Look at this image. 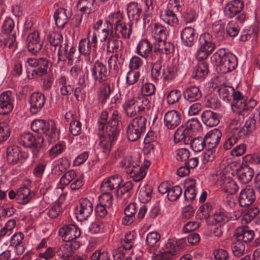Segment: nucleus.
I'll use <instances>...</instances> for the list:
<instances>
[{
  "label": "nucleus",
  "instance_id": "f257e3e1",
  "mask_svg": "<svg viewBox=\"0 0 260 260\" xmlns=\"http://www.w3.org/2000/svg\"><path fill=\"white\" fill-rule=\"evenodd\" d=\"M211 61L218 66L221 74H226L234 70L238 66V59L232 53L224 48L219 49L211 57Z\"/></svg>",
  "mask_w": 260,
  "mask_h": 260
},
{
  "label": "nucleus",
  "instance_id": "f03ea898",
  "mask_svg": "<svg viewBox=\"0 0 260 260\" xmlns=\"http://www.w3.org/2000/svg\"><path fill=\"white\" fill-rule=\"evenodd\" d=\"M26 73L29 79L42 77L47 73L49 60L45 57H30L27 59Z\"/></svg>",
  "mask_w": 260,
  "mask_h": 260
},
{
  "label": "nucleus",
  "instance_id": "7ed1b4c3",
  "mask_svg": "<svg viewBox=\"0 0 260 260\" xmlns=\"http://www.w3.org/2000/svg\"><path fill=\"white\" fill-rule=\"evenodd\" d=\"M119 164L120 167L125 168V172L136 182L142 180L146 175L143 168L131 155L124 157Z\"/></svg>",
  "mask_w": 260,
  "mask_h": 260
},
{
  "label": "nucleus",
  "instance_id": "20e7f679",
  "mask_svg": "<svg viewBox=\"0 0 260 260\" xmlns=\"http://www.w3.org/2000/svg\"><path fill=\"white\" fill-rule=\"evenodd\" d=\"M123 19L124 16L120 11L112 14V22L114 25L115 34L120 35L123 39H129L132 34L133 22L129 21L126 23Z\"/></svg>",
  "mask_w": 260,
  "mask_h": 260
},
{
  "label": "nucleus",
  "instance_id": "39448f33",
  "mask_svg": "<svg viewBox=\"0 0 260 260\" xmlns=\"http://www.w3.org/2000/svg\"><path fill=\"white\" fill-rule=\"evenodd\" d=\"M28 153L22 151L18 146L13 145L7 149L6 158L8 164L22 165L28 157Z\"/></svg>",
  "mask_w": 260,
  "mask_h": 260
},
{
  "label": "nucleus",
  "instance_id": "423d86ee",
  "mask_svg": "<svg viewBox=\"0 0 260 260\" xmlns=\"http://www.w3.org/2000/svg\"><path fill=\"white\" fill-rule=\"evenodd\" d=\"M90 72L95 83L112 79L106 65L100 60H96L93 63Z\"/></svg>",
  "mask_w": 260,
  "mask_h": 260
},
{
  "label": "nucleus",
  "instance_id": "0eeeda50",
  "mask_svg": "<svg viewBox=\"0 0 260 260\" xmlns=\"http://www.w3.org/2000/svg\"><path fill=\"white\" fill-rule=\"evenodd\" d=\"M107 125L104 133L112 138H117L120 131L121 116L117 110H114L109 117Z\"/></svg>",
  "mask_w": 260,
  "mask_h": 260
},
{
  "label": "nucleus",
  "instance_id": "6e6552de",
  "mask_svg": "<svg viewBox=\"0 0 260 260\" xmlns=\"http://www.w3.org/2000/svg\"><path fill=\"white\" fill-rule=\"evenodd\" d=\"M58 233L63 241L69 242L79 238L81 235V230L75 224H68L60 228Z\"/></svg>",
  "mask_w": 260,
  "mask_h": 260
},
{
  "label": "nucleus",
  "instance_id": "1a4fd4ad",
  "mask_svg": "<svg viewBox=\"0 0 260 260\" xmlns=\"http://www.w3.org/2000/svg\"><path fill=\"white\" fill-rule=\"evenodd\" d=\"M112 80V79H110L104 81L103 82H98L100 84L97 91L98 98L100 103L102 105L106 103L114 90V83Z\"/></svg>",
  "mask_w": 260,
  "mask_h": 260
},
{
  "label": "nucleus",
  "instance_id": "9d476101",
  "mask_svg": "<svg viewBox=\"0 0 260 260\" xmlns=\"http://www.w3.org/2000/svg\"><path fill=\"white\" fill-rule=\"evenodd\" d=\"M76 52V48L74 45L69 46V42L66 41L65 42L60 45L57 51V62H65L67 60L69 62H73L75 55Z\"/></svg>",
  "mask_w": 260,
  "mask_h": 260
},
{
  "label": "nucleus",
  "instance_id": "9b49d317",
  "mask_svg": "<svg viewBox=\"0 0 260 260\" xmlns=\"http://www.w3.org/2000/svg\"><path fill=\"white\" fill-rule=\"evenodd\" d=\"M30 112L35 115L38 113L44 107L46 102V96L41 92H34L29 98Z\"/></svg>",
  "mask_w": 260,
  "mask_h": 260
},
{
  "label": "nucleus",
  "instance_id": "f8f14e48",
  "mask_svg": "<svg viewBox=\"0 0 260 260\" xmlns=\"http://www.w3.org/2000/svg\"><path fill=\"white\" fill-rule=\"evenodd\" d=\"M26 42L28 51L32 54H36L42 48L43 43L41 40L40 34L37 30L29 33Z\"/></svg>",
  "mask_w": 260,
  "mask_h": 260
},
{
  "label": "nucleus",
  "instance_id": "ddd939ff",
  "mask_svg": "<svg viewBox=\"0 0 260 260\" xmlns=\"http://www.w3.org/2000/svg\"><path fill=\"white\" fill-rule=\"evenodd\" d=\"M122 182L123 179L120 175H112L103 180L101 184V190L103 192H110L113 190L116 191Z\"/></svg>",
  "mask_w": 260,
  "mask_h": 260
},
{
  "label": "nucleus",
  "instance_id": "4468645a",
  "mask_svg": "<svg viewBox=\"0 0 260 260\" xmlns=\"http://www.w3.org/2000/svg\"><path fill=\"white\" fill-rule=\"evenodd\" d=\"M79 207L76 211V214L80 220H86L93 211V204L87 198H81L79 201Z\"/></svg>",
  "mask_w": 260,
  "mask_h": 260
},
{
  "label": "nucleus",
  "instance_id": "2eb2a0df",
  "mask_svg": "<svg viewBox=\"0 0 260 260\" xmlns=\"http://www.w3.org/2000/svg\"><path fill=\"white\" fill-rule=\"evenodd\" d=\"M256 199L255 191L250 185L246 186L243 189L239 197V205L242 207H247L251 206Z\"/></svg>",
  "mask_w": 260,
  "mask_h": 260
},
{
  "label": "nucleus",
  "instance_id": "dca6fc26",
  "mask_svg": "<svg viewBox=\"0 0 260 260\" xmlns=\"http://www.w3.org/2000/svg\"><path fill=\"white\" fill-rule=\"evenodd\" d=\"M44 138L41 135L37 137L30 133H24L18 138V141L21 145L26 148H31L35 145H40L41 139Z\"/></svg>",
  "mask_w": 260,
  "mask_h": 260
},
{
  "label": "nucleus",
  "instance_id": "f3484780",
  "mask_svg": "<svg viewBox=\"0 0 260 260\" xmlns=\"http://www.w3.org/2000/svg\"><path fill=\"white\" fill-rule=\"evenodd\" d=\"M222 133L217 128L209 131L204 137L207 146V149H214L219 144Z\"/></svg>",
  "mask_w": 260,
  "mask_h": 260
},
{
  "label": "nucleus",
  "instance_id": "a211bd4d",
  "mask_svg": "<svg viewBox=\"0 0 260 260\" xmlns=\"http://www.w3.org/2000/svg\"><path fill=\"white\" fill-rule=\"evenodd\" d=\"M143 4L137 2H131L127 6V14L129 21L137 23L139 21L141 16L144 14Z\"/></svg>",
  "mask_w": 260,
  "mask_h": 260
},
{
  "label": "nucleus",
  "instance_id": "6ab92c4d",
  "mask_svg": "<svg viewBox=\"0 0 260 260\" xmlns=\"http://www.w3.org/2000/svg\"><path fill=\"white\" fill-rule=\"evenodd\" d=\"M181 122V114L177 110L168 111L164 116V123L167 128L174 129Z\"/></svg>",
  "mask_w": 260,
  "mask_h": 260
},
{
  "label": "nucleus",
  "instance_id": "aec40b11",
  "mask_svg": "<svg viewBox=\"0 0 260 260\" xmlns=\"http://www.w3.org/2000/svg\"><path fill=\"white\" fill-rule=\"evenodd\" d=\"M153 52V46L147 39H143L139 42L136 48V52L138 55L150 61L151 60V55Z\"/></svg>",
  "mask_w": 260,
  "mask_h": 260
},
{
  "label": "nucleus",
  "instance_id": "412c9836",
  "mask_svg": "<svg viewBox=\"0 0 260 260\" xmlns=\"http://www.w3.org/2000/svg\"><path fill=\"white\" fill-rule=\"evenodd\" d=\"M137 98L134 96L127 99L122 105L125 115L127 117H135L140 115L138 111Z\"/></svg>",
  "mask_w": 260,
  "mask_h": 260
},
{
  "label": "nucleus",
  "instance_id": "4be33fe9",
  "mask_svg": "<svg viewBox=\"0 0 260 260\" xmlns=\"http://www.w3.org/2000/svg\"><path fill=\"white\" fill-rule=\"evenodd\" d=\"M24 235L22 232L14 234L10 241V246L14 248L17 255L22 254L25 250V243L23 242Z\"/></svg>",
  "mask_w": 260,
  "mask_h": 260
},
{
  "label": "nucleus",
  "instance_id": "5701e85b",
  "mask_svg": "<svg viewBox=\"0 0 260 260\" xmlns=\"http://www.w3.org/2000/svg\"><path fill=\"white\" fill-rule=\"evenodd\" d=\"M181 40L182 44L185 46L191 47L197 38L196 30L192 27H184L181 31Z\"/></svg>",
  "mask_w": 260,
  "mask_h": 260
},
{
  "label": "nucleus",
  "instance_id": "b1692460",
  "mask_svg": "<svg viewBox=\"0 0 260 260\" xmlns=\"http://www.w3.org/2000/svg\"><path fill=\"white\" fill-rule=\"evenodd\" d=\"M193 134L189 131L182 124L176 131L174 136V140L175 143H183L184 144H189L193 138Z\"/></svg>",
  "mask_w": 260,
  "mask_h": 260
},
{
  "label": "nucleus",
  "instance_id": "393cba45",
  "mask_svg": "<svg viewBox=\"0 0 260 260\" xmlns=\"http://www.w3.org/2000/svg\"><path fill=\"white\" fill-rule=\"evenodd\" d=\"M70 17V12L66 9L61 7L58 8L54 14L55 25L58 28H63Z\"/></svg>",
  "mask_w": 260,
  "mask_h": 260
},
{
  "label": "nucleus",
  "instance_id": "a878e982",
  "mask_svg": "<svg viewBox=\"0 0 260 260\" xmlns=\"http://www.w3.org/2000/svg\"><path fill=\"white\" fill-rule=\"evenodd\" d=\"M244 8V3L240 0H233L225 7L224 13L229 18H233L239 13Z\"/></svg>",
  "mask_w": 260,
  "mask_h": 260
},
{
  "label": "nucleus",
  "instance_id": "bb28decb",
  "mask_svg": "<svg viewBox=\"0 0 260 260\" xmlns=\"http://www.w3.org/2000/svg\"><path fill=\"white\" fill-rule=\"evenodd\" d=\"M149 62L152 65L151 75L152 80L155 82L160 80H164L165 69H162V60L151 58Z\"/></svg>",
  "mask_w": 260,
  "mask_h": 260
},
{
  "label": "nucleus",
  "instance_id": "cd10ccee",
  "mask_svg": "<svg viewBox=\"0 0 260 260\" xmlns=\"http://www.w3.org/2000/svg\"><path fill=\"white\" fill-rule=\"evenodd\" d=\"M100 138L99 148L106 156H108L111 152L113 143L117 140V138L113 139L111 136L109 137L105 133L100 134Z\"/></svg>",
  "mask_w": 260,
  "mask_h": 260
},
{
  "label": "nucleus",
  "instance_id": "c85d7f7f",
  "mask_svg": "<svg viewBox=\"0 0 260 260\" xmlns=\"http://www.w3.org/2000/svg\"><path fill=\"white\" fill-rule=\"evenodd\" d=\"M233 100L231 103V108L233 113L239 112L245 102L247 101V97L239 91H236L235 89L232 96Z\"/></svg>",
  "mask_w": 260,
  "mask_h": 260
},
{
  "label": "nucleus",
  "instance_id": "c756f323",
  "mask_svg": "<svg viewBox=\"0 0 260 260\" xmlns=\"http://www.w3.org/2000/svg\"><path fill=\"white\" fill-rule=\"evenodd\" d=\"M202 92L199 87L192 85L186 88L183 91L184 99L189 102L199 100L202 97Z\"/></svg>",
  "mask_w": 260,
  "mask_h": 260
},
{
  "label": "nucleus",
  "instance_id": "7c9ffc66",
  "mask_svg": "<svg viewBox=\"0 0 260 260\" xmlns=\"http://www.w3.org/2000/svg\"><path fill=\"white\" fill-rule=\"evenodd\" d=\"M234 236L238 241L246 243L253 239L254 232L253 230H249L247 226H243L236 230Z\"/></svg>",
  "mask_w": 260,
  "mask_h": 260
},
{
  "label": "nucleus",
  "instance_id": "2f4dec72",
  "mask_svg": "<svg viewBox=\"0 0 260 260\" xmlns=\"http://www.w3.org/2000/svg\"><path fill=\"white\" fill-rule=\"evenodd\" d=\"M201 119L203 123L209 127L216 126L220 121L219 115L210 110H205L202 113Z\"/></svg>",
  "mask_w": 260,
  "mask_h": 260
},
{
  "label": "nucleus",
  "instance_id": "473e14b6",
  "mask_svg": "<svg viewBox=\"0 0 260 260\" xmlns=\"http://www.w3.org/2000/svg\"><path fill=\"white\" fill-rule=\"evenodd\" d=\"M238 180L242 183L246 184L249 182L254 175V171L248 165L242 166L237 172Z\"/></svg>",
  "mask_w": 260,
  "mask_h": 260
},
{
  "label": "nucleus",
  "instance_id": "72a5a7b5",
  "mask_svg": "<svg viewBox=\"0 0 260 260\" xmlns=\"http://www.w3.org/2000/svg\"><path fill=\"white\" fill-rule=\"evenodd\" d=\"M196 186V181L195 179H188L185 181V187L186 189L184 192V197L185 201L192 202L196 199L197 195Z\"/></svg>",
  "mask_w": 260,
  "mask_h": 260
},
{
  "label": "nucleus",
  "instance_id": "f704fd0d",
  "mask_svg": "<svg viewBox=\"0 0 260 260\" xmlns=\"http://www.w3.org/2000/svg\"><path fill=\"white\" fill-rule=\"evenodd\" d=\"M96 49L89 43L88 39L82 38L79 42V52L85 57H89L91 54H95Z\"/></svg>",
  "mask_w": 260,
  "mask_h": 260
},
{
  "label": "nucleus",
  "instance_id": "c9c22d12",
  "mask_svg": "<svg viewBox=\"0 0 260 260\" xmlns=\"http://www.w3.org/2000/svg\"><path fill=\"white\" fill-rule=\"evenodd\" d=\"M105 42V46L107 53H117L122 47V41L117 38L115 35L113 36L111 35L110 38Z\"/></svg>",
  "mask_w": 260,
  "mask_h": 260
},
{
  "label": "nucleus",
  "instance_id": "e433bc0d",
  "mask_svg": "<svg viewBox=\"0 0 260 260\" xmlns=\"http://www.w3.org/2000/svg\"><path fill=\"white\" fill-rule=\"evenodd\" d=\"M209 72L208 64L206 61L198 62L193 68L192 77L197 80H203Z\"/></svg>",
  "mask_w": 260,
  "mask_h": 260
},
{
  "label": "nucleus",
  "instance_id": "4c0bfd02",
  "mask_svg": "<svg viewBox=\"0 0 260 260\" xmlns=\"http://www.w3.org/2000/svg\"><path fill=\"white\" fill-rule=\"evenodd\" d=\"M199 43L200 47L212 52L216 48L213 37L208 32H204L200 36Z\"/></svg>",
  "mask_w": 260,
  "mask_h": 260
},
{
  "label": "nucleus",
  "instance_id": "58836bf2",
  "mask_svg": "<svg viewBox=\"0 0 260 260\" xmlns=\"http://www.w3.org/2000/svg\"><path fill=\"white\" fill-rule=\"evenodd\" d=\"M70 167L69 160L66 157H62L56 161L55 165L52 169V174L59 176L66 172Z\"/></svg>",
  "mask_w": 260,
  "mask_h": 260
},
{
  "label": "nucleus",
  "instance_id": "ea45409f",
  "mask_svg": "<svg viewBox=\"0 0 260 260\" xmlns=\"http://www.w3.org/2000/svg\"><path fill=\"white\" fill-rule=\"evenodd\" d=\"M137 205L135 203L129 204L124 210V217L122 220V224L129 225L132 224L135 219V215L137 212Z\"/></svg>",
  "mask_w": 260,
  "mask_h": 260
},
{
  "label": "nucleus",
  "instance_id": "a19ab883",
  "mask_svg": "<svg viewBox=\"0 0 260 260\" xmlns=\"http://www.w3.org/2000/svg\"><path fill=\"white\" fill-rule=\"evenodd\" d=\"M221 188L225 193L234 194L237 192L239 187L236 182L231 177H225L222 179Z\"/></svg>",
  "mask_w": 260,
  "mask_h": 260
},
{
  "label": "nucleus",
  "instance_id": "79ce46f5",
  "mask_svg": "<svg viewBox=\"0 0 260 260\" xmlns=\"http://www.w3.org/2000/svg\"><path fill=\"white\" fill-rule=\"evenodd\" d=\"M34 194L31 192L30 189L23 186L17 190V203L21 205H25L29 202L34 197Z\"/></svg>",
  "mask_w": 260,
  "mask_h": 260
},
{
  "label": "nucleus",
  "instance_id": "37998d69",
  "mask_svg": "<svg viewBox=\"0 0 260 260\" xmlns=\"http://www.w3.org/2000/svg\"><path fill=\"white\" fill-rule=\"evenodd\" d=\"M49 122L44 119H35L31 124V129L39 134H46L49 133Z\"/></svg>",
  "mask_w": 260,
  "mask_h": 260
},
{
  "label": "nucleus",
  "instance_id": "c03bdc74",
  "mask_svg": "<svg viewBox=\"0 0 260 260\" xmlns=\"http://www.w3.org/2000/svg\"><path fill=\"white\" fill-rule=\"evenodd\" d=\"M147 118L143 115H138L134 117L128 123L127 126L145 133L146 128Z\"/></svg>",
  "mask_w": 260,
  "mask_h": 260
},
{
  "label": "nucleus",
  "instance_id": "a18cd8bd",
  "mask_svg": "<svg viewBox=\"0 0 260 260\" xmlns=\"http://www.w3.org/2000/svg\"><path fill=\"white\" fill-rule=\"evenodd\" d=\"M160 17L165 23L171 26H175L178 24V19L176 13L168 7L161 12Z\"/></svg>",
  "mask_w": 260,
  "mask_h": 260
},
{
  "label": "nucleus",
  "instance_id": "49530a36",
  "mask_svg": "<svg viewBox=\"0 0 260 260\" xmlns=\"http://www.w3.org/2000/svg\"><path fill=\"white\" fill-rule=\"evenodd\" d=\"M56 248V254L62 260H69L73 256L74 251L68 245V243L60 245Z\"/></svg>",
  "mask_w": 260,
  "mask_h": 260
},
{
  "label": "nucleus",
  "instance_id": "de8ad7c7",
  "mask_svg": "<svg viewBox=\"0 0 260 260\" xmlns=\"http://www.w3.org/2000/svg\"><path fill=\"white\" fill-rule=\"evenodd\" d=\"M48 41L50 45L54 48L53 52L55 53V51L57 47H60L63 43V36L61 32L58 31H52L49 34L47 37Z\"/></svg>",
  "mask_w": 260,
  "mask_h": 260
},
{
  "label": "nucleus",
  "instance_id": "09e8293b",
  "mask_svg": "<svg viewBox=\"0 0 260 260\" xmlns=\"http://www.w3.org/2000/svg\"><path fill=\"white\" fill-rule=\"evenodd\" d=\"M151 32L153 37L157 41H165L167 39L166 28L159 23H154Z\"/></svg>",
  "mask_w": 260,
  "mask_h": 260
},
{
  "label": "nucleus",
  "instance_id": "8fccbe9b",
  "mask_svg": "<svg viewBox=\"0 0 260 260\" xmlns=\"http://www.w3.org/2000/svg\"><path fill=\"white\" fill-rule=\"evenodd\" d=\"M236 115V117L231 120L229 127L226 132H229L232 133L236 134V132L239 130L241 126L242 123L246 116L240 115L238 113H234Z\"/></svg>",
  "mask_w": 260,
  "mask_h": 260
},
{
  "label": "nucleus",
  "instance_id": "3c124183",
  "mask_svg": "<svg viewBox=\"0 0 260 260\" xmlns=\"http://www.w3.org/2000/svg\"><path fill=\"white\" fill-rule=\"evenodd\" d=\"M57 83L60 86V92L62 95H69L74 91V87L72 85H67V79L62 76L57 79Z\"/></svg>",
  "mask_w": 260,
  "mask_h": 260
},
{
  "label": "nucleus",
  "instance_id": "603ef678",
  "mask_svg": "<svg viewBox=\"0 0 260 260\" xmlns=\"http://www.w3.org/2000/svg\"><path fill=\"white\" fill-rule=\"evenodd\" d=\"M175 255L174 250H167V249H161V250H156L153 254L154 260H171L173 259Z\"/></svg>",
  "mask_w": 260,
  "mask_h": 260
},
{
  "label": "nucleus",
  "instance_id": "864d4df0",
  "mask_svg": "<svg viewBox=\"0 0 260 260\" xmlns=\"http://www.w3.org/2000/svg\"><path fill=\"white\" fill-rule=\"evenodd\" d=\"M95 0H79L77 4V9L84 14H91Z\"/></svg>",
  "mask_w": 260,
  "mask_h": 260
},
{
  "label": "nucleus",
  "instance_id": "5fc2aeb1",
  "mask_svg": "<svg viewBox=\"0 0 260 260\" xmlns=\"http://www.w3.org/2000/svg\"><path fill=\"white\" fill-rule=\"evenodd\" d=\"M138 103V111H139L140 115L146 114L147 112L151 108V103L148 97L143 96L142 97H137Z\"/></svg>",
  "mask_w": 260,
  "mask_h": 260
},
{
  "label": "nucleus",
  "instance_id": "6e6d98bb",
  "mask_svg": "<svg viewBox=\"0 0 260 260\" xmlns=\"http://www.w3.org/2000/svg\"><path fill=\"white\" fill-rule=\"evenodd\" d=\"M239 139L236 134L226 132L225 141L223 145V149L225 150L231 149L237 143Z\"/></svg>",
  "mask_w": 260,
  "mask_h": 260
},
{
  "label": "nucleus",
  "instance_id": "4d7b16f0",
  "mask_svg": "<svg viewBox=\"0 0 260 260\" xmlns=\"http://www.w3.org/2000/svg\"><path fill=\"white\" fill-rule=\"evenodd\" d=\"M2 32L7 35H16L15 23L12 18L7 17L5 19L2 26Z\"/></svg>",
  "mask_w": 260,
  "mask_h": 260
},
{
  "label": "nucleus",
  "instance_id": "13d9d810",
  "mask_svg": "<svg viewBox=\"0 0 260 260\" xmlns=\"http://www.w3.org/2000/svg\"><path fill=\"white\" fill-rule=\"evenodd\" d=\"M189 144H190L191 148L195 152H200L205 148H207L205 139L202 137L192 138Z\"/></svg>",
  "mask_w": 260,
  "mask_h": 260
},
{
  "label": "nucleus",
  "instance_id": "bf43d9fd",
  "mask_svg": "<svg viewBox=\"0 0 260 260\" xmlns=\"http://www.w3.org/2000/svg\"><path fill=\"white\" fill-rule=\"evenodd\" d=\"M234 88L230 86H221L218 89V92L220 98L226 102L230 101L234 92Z\"/></svg>",
  "mask_w": 260,
  "mask_h": 260
},
{
  "label": "nucleus",
  "instance_id": "052dcab7",
  "mask_svg": "<svg viewBox=\"0 0 260 260\" xmlns=\"http://www.w3.org/2000/svg\"><path fill=\"white\" fill-rule=\"evenodd\" d=\"M257 101L252 98L250 99L248 101L245 102L239 112L240 115L247 116L257 105Z\"/></svg>",
  "mask_w": 260,
  "mask_h": 260
},
{
  "label": "nucleus",
  "instance_id": "680f3d73",
  "mask_svg": "<svg viewBox=\"0 0 260 260\" xmlns=\"http://www.w3.org/2000/svg\"><path fill=\"white\" fill-rule=\"evenodd\" d=\"M62 205L60 202H55L48 209V215L51 218H56L63 212Z\"/></svg>",
  "mask_w": 260,
  "mask_h": 260
},
{
  "label": "nucleus",
  "instance_id": "e2e57ef3",
  "mask_svg": "<svg viewBox=\"0 0 260 260\" xmlns=\"http://www.w3.org/2000/svg\"><path fill=\"white\" fill-rule=\"evenodd\" d=\"M66 146L63 142H58L48 151L50 157L55 158L61 154L66 149Z\"/></svg>",
  "mask_w": 260,
  "mask_h": 260
},
{
  "label": "nucleus",
  "instance_id": "0e129e2a",
  "mask_svg": "<svg viewBox=\"0 0 260 260\" xmlns=\"http://www.w3.org/2000/svg\"><path fill=\"white\" fill-rule=\"evenodd\" d=\"M46 166L47 162L46 161L40 160L37 161L32 170L34 176L38 178H41L45 172Z\"/></svg>",
  "mask_w": 260,
  "mask_h": 260
},
{
  "label": "nucleus",
  "instance_id": "69168bd1",
  "mask_svg": "<svg viewBox=\"0 0 260 260\" xmlns=\"http://www.w3.org/2000/svg\"><path fill=\"white\" fill-rule=\"evenodd\" d=\"M109 118L108 112L106 110L103 111L97 121V128L99 132L104 134L106 129Z\"/></svg>",
  "mask_w": 260,
  "mask_h": 260
},
{
  "label": "nucleus",
  "instance_id": "338daca9",
  "mask_svg": "<svg viewBox=\"0 0 260 260\" xmlns=\"http://www.w3.org/2000/svg\"><path fill=\"white\" fill-rule=\"evenodd\" d=\"M212 210V205L207 203L202 205L198 209L196 216L200 219H207L210 216V212Z\"/></svg>",
  "mask_w": 260,
  "mask_h": 260
},
{
  "label": "nucleus",
  "instance_id": "774afa93",
  "mask_svg": "<svg viewBox=\"0 0 260 260\" xmlns=\"http://www.w3.org/2000/svg\"><path fill=\"white\" fill-rule=\"evenodd\" d=\"M182 192V189L179 185H171L167 194L168 199L171 202L175 201L180 197Z\"/></svg>",
  "mask_w": 260,
  "mask_h": 260
}]
</instances>
